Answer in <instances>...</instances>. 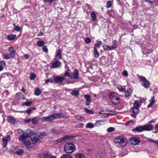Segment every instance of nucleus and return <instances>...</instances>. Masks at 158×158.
<instances>
[{
  "label": "nucleus",
  "instance_id": "1",
  "mask_svg": "<svg viewBox=\"0 0 158 158\" xmlns=\"http://www.w3.org/2000/svg\"><path fill=\"white\" fill-rule=\"evenodd\" d=\"M116 147L122 148L125 146L127 142L124 137L123 136H118L115 137L114 140Z\"/></svg>",
  "mask_w": 158,
  "mask_h": 158
},
{
  "label": "nucleus",
  "instance_id": "2",
  "mask_svg": "<svg viewBox=\"0 0 158 158\" xmlns=\"http://www.w3.org/2000/svg\"><path fill=\"white\" fill-rule=\"evenodd\" d=\"M63 116L62 114L61 113H53L48 116L42 117L41 119L44 121L51 122L56 119L62 117Z\"/></svg>",
  "mask_w": 158,
  "mask_h": 158
},
{
  "label": "nucleus",
  "instance_id": "3",
  "mask_svg": "<svg viewBox=\"0 0 158 158\" xmlns=\"http://www.w3.org/2000/svg\"><path fill=\"white\" fill-rule=\"evenodd\" d=\"M76 150L75 145L72 142H68L64 145V150L67 153H72L75 151Z\"/></svg>",
  "mask_w": 158,
  "mask_h": 158
},
{
  "label": "nucleus",
  "instance_id": "4",
  "mask_svg": "<svg viewBox=\"0 0 158 158\" xmlns=\"http://www.w3.org/2000/svg\"><path fill=\"white\" fill-rule=\"evenodd\" d=\"M111 102L114 105H118L120 102V95L116 93H111L109 96Z\"/></svg>",
  "mask_w": 158,
  "mask_h": 158
},
{
  "label": "nucleus",
  "instance_id": "5",
  "mask_svg": "<svg viewBox=\"0 0 158 158\" xmlns=\"http://www.w3.org/2000/svg\"><path fill=\"white\" fill-rule=\"evenodd\" d=\"M140 106L138 101H135L133 104V107H132L133 113L135 114H137L139 112V108Z\"/></svg>",
  "mask_w": 158,
  "mask_h": 158
},
{
  "label": "nucleus",
  "instance_id": "6",
  "mask_svg": "<svg viewBox=\"0 0 158 158\" xmlns=\"http://www.w3.org/2000/svg\"><path fill=\"white\" fill-rule=\"evenodd\" d=\"M61 65V62L58 60L50 63L49 65L50 68L52 69L58 68H60Z\"/></svg>",
  "mask_w": 158,
  "mask_h": 158
},
{
  "label": "nucleus",
  "instance_id": "7",
  "mask_svg": "<svg viewBox=\"0 0 158 158\" xmlns=\"http://www.w3.org/2000/svg\"><path fill=\"white\" fill-rule=\"evenodd\" d=\"M152 123H155V121L152 120L148 123L145 125L143 126L144 130L149 131L152 130L153 128V126L151 124Z\"/></svg>",
  "mask_w": 158,
  "mask_h": 158
},
{
  "label": "nucleus",
  "instance_id": "8",
  "mask_svg": "<svg viewBox=\"0 0 158 158\" xmlns=\"http://www.w3.org/2000/svg\"><path fill=\"white\" fill-rule=\"evenodd\" d=\"M140 142V140L139 138L137 137H132L130 138V142L131 144L133 145H138Z\"/></svg>",
  "mask_w": 158,
  "mask_h": 158
},
{
  "label": "nucleus",
  "instance_id": "9",
  "mask_svg": "<svg viewBox=\"0 0 158 158\" xmlns=\"http://www.w3.org/2000/svg\"><path fill=\"white\" fill-rule=\"evenodd\" d=\"M29 136V135L28 133L24 132L22 134L20 135L18 137V139L19 141L23 142L27 139Z\"/></svg>",
  "mask_w": 158,
  "mask_h": 158
},
{
  "label": "nucleus",
  "instance_id": "10",
  "mask_svg": "<svg viewBox=\"0 0 158 158\" xmlns=\"http://www.w3.org/2000/svg\"><path fill=\"white\" fill-rule=\"evenodd\" d=\"M10 139V137L9 135L5 137L2 138V140L3 142L2 147L3 148H5L6 147L7 144L8 142Z\"/></svg>",
  "mask_w": 158,
  "mask_h": 158
},
{
  "label": "nucleus",
  "instance_id": "11",
  "mask_svg": "<svg viewBox=\"0 0 158 158\" xmlns=\"http://www.w3.org/2000/svg\"><path fill=\"white\" fill-rule=\"evenodd\" d=\"M84 98L86 100L85 104L87 106H89L91 102V99L89 94H85L84 96Z\"/></svg>",
  "mask_w": 158,
  "mask_h": 158
},
{
  "label": "nucleus",
  "instance_id": "12",
  "mask_svg": "<svg viewBox=\"0 0 158 158\" xmlns=\"http://www.w3.org/2000/svg\"><path fill=\"white\" fill-rule=\"evenodd\" d=\"M132 130L137 132H141L145 131L143 126H141L134 128Z\"/></svg>",
  "mask_w": 158,
  "mask_h": 158
},
{
  "label": "nucleus",
  "instance_id": "13",
  "mask_svg": "<svg viewBox=\"0 0 158 158\" xmlns=\"http://www.w3.org/2000/svg\"><path fill=\"white\" fill-rule=\"evenodd\" d=\"M8 51L10 52V53L9 54L12 56L14 57L15 56L16 53V51L14 48L12 47H10L9 48Z\"/></svg>",
  "mask_w": 158,
  "mask_h": 158
},
{
  "label": "nucleus",
  "instance_id": "14",
  "mask_svg": "<svg viewBox=\"0 0 158 158\" xmlns=\"http://www.w3.org/2000/svg\"><path fill=\"white\" fill-rule=\"evenodd\" d=\"M7 120L10 123L14 124L15 123V120L13 116H8L7 118Z\"/></svg>",
  "mask_w": 158,
  "mask_h": 158
},
{
  "label": "nucleus",
  "instance_id": "15",
  "mask_svg": "<svg viewBox=\"0 0 158 158\" xmlns=\"http://www.w3.org/2000/svg\"><path fill=\"white\" fill-rule=\"evenodd\" d=\"M149 102H150V103L147 106L148 108L151 107L155 103V97L154 96L152 97L149 100Z\"/></svg>",
  "mask_w": 158,
  "mask_h": 158
},
{
  "label": "nucleus",
  "instance_id": "16",
  "mask_svg": "<svg viewBox=\"0 0 158 158\" xmlns=\"http://www.w3.org/2000/svg\"><path fill=\"white\" fill-rule=\"evenodd\" d=\"M73 78L75 79H79L78 72L77 70L75 69L74 70V72L73 73Z\"/></svg>",
  "mask_w": 158,
  "mask_h": 158
},
{
  "label": "nucleus",
  "instance_id": "17",
  "mask_svg": "<svg viewBox=\"0 0 158 158\" xmlns=\"http://www.w3.org/2000/svg\"><path fill=\"white\" fill-rule=\"evenodd\" d=\"M117 41L116 40H114L112 41V44L111 46L110 47L111 49V50L115 49L117 48Z\"/></svg>",
  "mask_w": 158,
  "mask_h": 158
},
{
  "label": "nucleus",
  "instance_id": "18",
  "mask_svg": "<svg viewBox=\"0 0 158 158\" xmlns=\"http://www.w3.org/2000/svg\"><path fill=\"white\" fill-rule=\"evenodd\" d=\"M39 140V138L36 136H34L31 138V141L33 144H35Z\"/></svg>",
  "mask_w": 158,
  "mask_h": 158
},
{
  "label": "nucleus",
  "instance_id": "19",
  "mask_svg": "<svg viewBox=\"0 0 158 158\" xmlns=\"http://www.w3.org/2000/svg\"><path fill=\"white\" fill-rule=\"evenodd\" d=\"M7 39L10 41L14 40L16 37V35H9L7 36Z\"/></svg>",
  "mask_w": 158,
  "mask_h": 158
},
{
  "label": "nucleus",
  "instance_id": "20",
  "mask_svg": "<svg viewBox=\"0 0 158 158\" xmlns=\"http://www.w3.org/2000/svg\"><path fill=\"white\" fill-rule=\"evenodd\" d=\"M64 77H58L55 78V81L56 82V83L61 82L64 80Z\"/></svg>",
  "mask_w": 158,
  "mask_h": 158
},
{
  "label": "nucleus",
  "instance_id": "21",
  "mask_svg": "<svg viewBox=\"0 0 158 158\" xmlns=\"http://www.w3.org/2000/svg\"><path fill=\"white\" fill-rule=\"evenodd\" d=\"M94 57L96 58L98 57L99 55V53L96 48H94Z\"/></svg>",
  "mask_w": 158,
  "mask_h": 158
},
{
  "label": "nucleus",
  "instance_id": "22",
  "mask_svg": "<svg viewBox=\"0 0 158 158\" xmlns=\"http://www.w3.org/2000/svg\"><path fill=\"white\" fill-rule=\"evenodd\" d=\"M75 158H85L84 155L81 153H78L75 154Z\"/></svg>",
  "mask_w": 158,
  "mask_h": 158
},
{
  "label": "nucleus",
  "instance_id": "23",
  "mask_svg": "<svg viewBox=\"0 0 158 158\" xmlns=\"http://www.w3.org/2000/svg\"><path fill=\"white\" fill-rule=\"evenodd\" d=\"M23 144L27 147L28 148H30V146L31 145V143L29 140H25L23 142Z\"/></svg>",
  "mask_w": 158,
  "mask_h": 158
},
{
  "label": "nucleus",
  "instance_id": "24",
  "mask_svg": "<svg viewBox=\"0 0 158 158\" xmlns=\"http://www.w3.org/2000/svg\"><path fill=\"white\" fill-rule=\"evenodd\" d=\"M96 156L97 158H107L106 155L103 153L97 154Z\"/></svg>",
  "mask_w": 158,
  "mask_h": 158
},
{
  "label": "nucleus",
  "instance_id": "25",
  "mask_svg": "<svg viewBox=\"0 0 158 158\" xmlns=\"http://www.w3.org/2000/svg\"><path fill=\"white\" fill-rule=\"evenodd\" d=\"M132 93V90L131 89H127L125 92V97H127L129 96Z\"/></svg>",
  "mask_w": 158,
  "mask_h": 158
},
{
  "label": "nucleus",
  "instance_id": "26",
  "mask_svg": "<svg viewBox=\"0 0 158 158\" xmlns=\"http://www.w3.org/2000/svg\"><path fill=\"white\" fill-rule=\"evenodd\" d=\"M143 86L145 88H148L150 87V83L149 81L147 80L143 82Z\"/></svg>",
  "mask_w": 158,
  "mask_h": 158
},
{
  "label": "nucleus",
  "instance_id": "27",
  "mask_svg": "<svg viewBox=\"0 0 158 158\" xmlns=\"http://www.w3.org/2000/svg\"><path fill=\"white\" fill-rule=\"evenodd\" d=\"M41 93V91L40 89L39 88H36V90L34 92V94L36 96L39 95Z\"/></svg>",
  "mask_w": 158,
  "mask_h": 158
},
{
  "label": "nucleus",
  "instance_id": "28",
  "mask_svg": "<svg viewBox=\"0 0 158 158\" xmlns=\"http://www.w3.org/2000/svg\"><path fill=\"white\" fill-rule=\"evenodd\" d=\"M32 103V101L24 102L22 103V105L23 106H29Z\"/></svg>",
  "mask_w": 158,
  "mask_h": 158
},
{
  "label": "nucleus",
  "instance_id": "29",
  "mask_svg": "<svg viewBox=\"0 0 158 158\" xmlns=\"http://www.w3.org/2000/svg\"><path fill=\"white\" fill-rule=\"evenodd\" d=\"M94 127V125L91 123H87L86 126V127L88 128H92Z\"/></svg>",
  "mask_w": 158,
  "mask_h": 158
},
{
  "label": "nucleus",
  "instance_id": "30",
  "mask_svg": "<svg viewBox=\"0 0 158 158\" xmlns=\"http://www.w3.org/2000/svg\"><path fill=\"white\" fill-rule=\"evenodd\" d=\"M62 52V51L61 49H59L57 52V54L56 55V57H58V59H60L61 58V54Z\"/></svg>",
  "mask_w": 158,
  "mask_h": 158
},
{
  "label": "nucleus",
  "instance_id": "31",
  "mask_svg": "<svg viewBox=\"0 0 158 158\" xmlns=\"http://www.w3.org/2000/svg\"><path fill=\"white\" fill-rule=\"evenodd\" d=\"M3 58L6 60H8L13 57L10 54H5L3 55Z\"/></svg>",
  "mask_w": 158,
  "mask_h": 158
},
{
  "label": "nucleus",
  "instance_id": "32",
  "mask_svg": "<svg viewBox=\"0 0 158 158\" xmlns=\"http://www.w3.org/2000/svg\"><path fill=\"white\" fill-rule=\"evenodd\" d=\"M44 44V42L43 40H39L37 43V44L39 47L43 46Z\"/></svg>",
  "mask_w": 158,
  "mask_h": 158
},
{
  "label": "nucleus",
  "instance_id": "33",
  "mask_svg": "<svg viewBox=\"0 0 158 158\" xmlns=\"http://www.w3.org/2000/svg\"><path fill=\"white\" fill-rule=\"evenodd\" d=\"M91 16L92 18L93 21H95L96 19V15L94 12L93 11L91 13Z\"/></svg>",
  "mask_w": 158,
  "mask_h": 158
},
{
  "label": "nucleus",
  "instance_id": "34",
  "mask_svg": "<svg viewBox=\"0 0 158 158\" xmlns=\"http://www.w3.org/2000/svg\"><path fill=\"white\" fill-rule=\"evenodd\" d=\"M71 94L73 95L77 96L79 94V92L77 90H73L71 92Z\"/></svg>",
  "mask_w": 158,
  "mask_h": 158
},
{
  "label": "nucleus",
  "instance_id": "35",
  "mask_svg": "<svg viewBox=\"0 0 158 158\" xmlns=\"http://www.w3.org/2000/svg\"><path fill=\"white\" fill-rule=\"evenodd\" d=\"M74 117L77 120L81 121H83L84 120V117L82 116H78L76 115L74 116Z\"/></svg>",
  "mask_w": 158,
  "mask_h": 158
},
{
  "label": "nucleus",
  "instance_id": "36",
  "mask_svg": "<svg viewBox=\"0 0 158 158\" xmlns=\"http://www.w3.org/2000/svg\"><path fill=\"white\" fill-rule=\"evenodd\" d=\"M60 158H73L70 155L67 154H63Z\"/></svg>",
  "mask_w": 158,
  "mask_h": 158
},
{
  "label": "nucleus",
  "instance_id": "37",
  "mask_svg": "<svg viewBox=\"0 0 158 158\" xmlns=\"http://www.w3.org/2000/svg\"><path fill=\"white\" fill-rule=\"evenodd\" d=\"M103 48L104 50L105 51L111 50V49L110 48V46H108L107 45L105 46L103 45Z\"/></svg>",
  "mask_w": 158,
  "mask_h": 158
},
{
  "label": "nucleus",
  "instance_id": "38",
  "mask_svg": "<svg viewBox=\"0 0 158 158\" xmlns=\"http://www.w3.org/2000/svg\"><path fill=\"white\" fill-rule=\"evenodd\" d=\"M46 135V133L45 132H41L40 133V134L38 135V136L40 138L42 139Z\"/></svg>",
  "mask_w": 158,
  "mask_h": 158
},
{
  "label": "nucleus",
  "instance_id": "39",
  "mask_svg": "<svg viewBox=\"0 0 158 158\" xmlns=\"http://www.w3.org/2000/svg\"><path fill=\"white\" fill-rule=\"evenodd\" d=\"M45 158H56L55 156H51L48 154H45L44 155Z\"/></svg>",
  "mask_w": 158,
  "mask_h": 158
},
{
  "label": "nucleus",
  "instance_id": "40",
  "mask_svg": "<svg viewBox=\"0 0 158 158\" xmlns=\"http://www.w3.org/2000/svg\"><path fill=\"white\" fill-rule=\"evenodd\" d=\"M36 77V75L34 74L31 73L30 77V79L31 80H34L35 78Z\"/></svg>",
  "mask_w": 158,
  "mask_h": 158
},
{
  "label": "nucleus",
  "instance_id": "41",
  "mask_svg": "<svg viewBox=\"0 0 158 158\" xmlns=\"http://www.w3.org/2000/svg\"><path fill=\"white\" fill-rule=\"evenodd\" d=\"M31 122H32L33 124H36L38 122V120L37 119L36 117L31 118Z\"/></svg>",
  "mask_w": 158,
  "mask_h": 158
},
{
  "label": "nucleus",
  "instance_id": "42",
  "mask_svg": "<svg viewBox=\"0 0 158 158\" xmlns=\"http://www.w3.org/2000/svg\"><path fill=\"white\" fill-rule=\"evenodd\" d=\"M111 6V2L110 1H108L106 5V7L107 8H108Z\"/></svg>",
  "mask_w": 158,
  "mask_h": 158
},
{
  "label": "nucleus",
  "instance_id": "43",
  "mask_svg": "<svg viewBox=\"0 0 158 158\" xmlns=\"http://www.w3.org/2000/svg\"><path fill=\"white\" fill-rule=\"evenodd\" d=\"M114 128L113 127H109L108 128L107 130V131L108 132H110L114 131Z\"/></svg>",
  "mask_w": 158,
  "mask_h": 158
},
{
  "label": "nucleus",
  "instance_id": "44",
  "mask_svg": "<svg viewBox=\"0 0 158 158\" xmlns=\"http://www.w3.org/2000/svg\"><path fill=\"white\" fill-rule=\"evenodd\" d=\"M122 75L125 77H127L128 74L127 71L126 70H124L122 73Z\"/></svg>",
  "mask_w": 158,
  "mask_h": 158
},
{
  "label": "nucleus",
  "instance_id": "45",
  "mask_svg": "<svg viewBox=\"0 0 158 158\" xmlns=\"http://www.w3.org/2000/svg\"><path fill=\"white\" fill-rule=\"evenodd\" d=\"M139 78L140 79L141 81H143V82L147 80L145 77H143V76H141L139 77Z\"/></svg>",
  "mask_w": 158,
  "mask_h": 158
},
{
  "label": "nucleus",
  "instance_id": "46",
  "mask_svg": "<svg viewBox=\"0 0 158 158\" xmlns=\"http://www.w3.org/2000/svg\"><path fill=\"white\" fill-rule=\"evenodd\" d=\"M23 153V151L22 149L18 150L16 152V153L19 155H22Z\"/></svg>",
  "mask_w": 158,
  "mask_h": 158
},
{
  "label": "nucleus",
  "instance_id": "47",
  "mask_svg": "<svg viewBox=\"0 0 158 158\" xmlns=\"http://www.w3.org/2000/svg\"><path fill=\"white\" fill-rule=\"evenodd\" d=\"M85 111L87 113H89L92 114L93 113V112L91 110H89L87 108H85Z\"/></svg>",
  "mask_w": 158,
  "mask_h": 158
},
{
  "label": "nucleus",
  "instance_id": "48",
  "mask_svg": "<svg viewBox=\"0 0 158 158\" xmlns=\"http://www.w3.org/2000/svg\"><path fill=\"white\" fill-rule=\"evenodd\" d=\"M35 109V108H33L31 109H30L29 110H27L26 111V112L27 114H30L31 113V112L33 110Z\"/></svg>",
  "mask_w": 158,
  "mask_h": 158
},
{
  "label": "nucleus",
  "instance_id": "49",
  "mask_svg": "<svg viewBox=\"0 0 158 158\" xmlns=\"http://www.w3.org/2000/svg\"><path fill=\"white\" fill-rule=\"evenodd\" d=\"M85 41L86 43L89 44L91 42V40L88 37L85 39Z\"/></svg>",
  "mask_w": 158,
  "mask_h": 158
},
{
  "label": "nucleus",
  "instance_id": "50",
  "mask_svg": "<svg viewBox=\"0 0 158 158\" xmlns=\"http://www.w3.org/2000/svg\"><path fill=\"white\" fill-rule=\"evenodd\" d=\"M149 141L152 142L154 143L155 144H156L157 146H158V140H154L152 139H150Z\"/></svg>",
  "mask_w": 158,
  "mask_h": 158
},
{
  "label": "nucleus",
  "instance_id": "51",
  "mask_svg": "<svg viewBox=\"0 0 158 158\" xmlns=\"http://www.w3.org/2000/svg\"><path fill=\"white\" fill-rule=\"evenodd\" d=\"M102 43V41H98V42L96 43L95 44V47H99L100 46Z\"/></svg>",
  "mask_w": 158,
  "mask_h": 158
},
{
  "label": "nucleus",
  "instance_id": "52",
  "mask_svg": "<svg viewBox=\"0 0 158 158\" xmlns=\"http://www.w3.org/2000/svg\"><path fill=\"white\" fill-rule=\"evenodd\" d=\"M42 49L44 52H48V49L47 47L46 46H43L42 47Z\"/></svg>",
  "mask_w": 158,
  "mask_h": 158
},
{
  "label": "nucleus",
  "instance_id": "53",
  "mask_svg": "<svg viewBox=\"0 0 158 158\" xmlns=\"http://www.w3.org/2000/svg\"><path fill=\"white\" fill-rule=\"evenodd\" d=\"M15 30L16 31L19 32L21 30V28L19 26H15Z\"/></svg>",
  "mask_w": 158,
  "mask_h": 158
},
{
  "label": "nucleus",
  "instance_id": "54",
  "mask_svg": "<svg viewBox=\"0 0 158 158\" xmlns=\"http://www.w3.org/2000/svg\"><path fill=\"white\" fill-rule=\"evenodd\" d=\"M118 89L121 92H124L125 91V89L121 86H119L118 87Z\"/></svg>",
  "mask_w": 158,
  "mask_h": 158
},
{
  "label": "nucleus",
  "instance_id": "55",
  "mask_svg": "<svg viewBox=\"0 0 158 158\" xmlns=\"http://www.w3.org/2000/svg\"><path fill=\"white\" fill-rule=\"evenodd\" d=\"M0 66H2L3 68V66H5L6 65V63L3 60H1L0 61Z\"/></svg>",
  "mask_w": 158,
  "mask_h": 158
},
{
  "label": "nucleus",
  "instance_id": "56",
  "mask_svg": "<svg viewBox=\"0 0 158 158\" xmlns=\"http://www.w3.org/2000/svg\"><path fill=\"white\" fill-rule=\"evenodd\" d=\"M64 75L65 76L67 77H71L69 73L68 72H65L64 73Z\"/></svg>",
  "mask_w": 158,
  "mask_h": 158
},
{
  "label": "nucleus",
  "instance_id": "57",
  "mask_svg": "<svg viewBox=\"0 0 158 158\" xmlns=\"http://www.w3.org/2000/svg\"><path fill=\"white\" fill-rule=\"evenodd\" d=\"M26 99V97L24 96L23 94H22L20 96V99L24 100Z\"/></svg>",
  "mask_w": 158,
  "mask_h": 158
},
{
  "label": "nucleus",
  "instance_id": "58",
  "mask_svg": "<svg viewBox=\"0 0 158 158\" xmlns=\"http://www.w3.org/2000/svg\"><path fill=\"white\" fill-rule=\"evenodd\" d=\"M51 131L52 133H56L57 131V130L55 129L52 128L51 130Z\"/></svg>",
  "mask_w": 158,
  "mask_h": 158
},
{
  "label": "nucleus",
  "instance_id": "59",
  "mask_svg": "<svg viewBox=\"0 0 158 158\" xmlns=\"http://www.w3.org/2000/svg\"><path fill=\"white\" fill-rule=\"evenodd\" d=\"M102 117H103L104 118H106L108 116V114H107L104 113V114H102Z\"/></svg>",
  "mask_w": 158,
  "mask_h": 158
},
{
  "label": "nucleus",
  "instance_id": "60",
  "mask_svg": "<svg viewBox=\"0 0 158 158\" xmlns=\"http://www.w3.org/2000/svg\"><path fill=\"white\" fill-rule=\"evenodd\" d=\"M31 118H30L28 119H27L25 120V122L26 123H29L30 122H31Z\"/></svg>",
  "mask_w": 158,
  "mask_h": 158
},
{
  "label": "nucleus",
  "instance_id": "61",
  "mask_svg": "<svg viewBox=\"0 0 158 158\" xmlns=\"http://www.w3.org/2000/svg\"><path fill=\"white\" fill-rule=\"evenodd\" d=\"M18 132L19 134L23 133V131L22 130L20 129H19L18 130Z\"/></svg>",
  "mask_w": 158,
  "mask_h": 158
},
{
  "label": "nucleus",
  "instance_id": "62",
  "mask_svg": "<svg viewBox=\"0 0 158 158\" xmlns=\"http://www.w3.org/2000/svg\"><path fill=\"white\" fill-rule=\"evenodd\" d=\"M157 0H149V2L150 3H152L155 2L157 1Z\"/></svg>",
  "mask_w": 158,
  "mask_h": 158
},
{
  "label": "nucleus",
  "instance_id": "63",
  "mask_svg": "<svg viewBox=\"0 0 158 158\" xmlns=\"http://www.w3.org/2000/svg\"><path fill=\"white\" fill-rule=\"evenodd\" d=\"M43 35V33L40 31L37 35L38 36H41Z\"/></svg>",
  "mask_w": 158,
  "mask_h": 158
},
{
  "label": "nucleus",
  "instance_id": "64",
  "mask_svg": "<svg viewBox=\"0 0 158 158\" xmlns=\"http://www.w3.org/2000/svg\"><path fill=\"white\" fill-rule=\"evenodd\" d=\"M155 128L156 130H158V123L156 125Z\"/></svg>",
  "mask_w": 158,
  "mask_h": 158
}]
</instances>
